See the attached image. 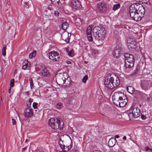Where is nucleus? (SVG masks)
<instances>
[{"instance_id":"nucleus-55","label":"nucleus","mask_w":152,"mask_h":152,"mask_svg":"<svg viewBox=\"0 0 152 152\" xmlns=\"http://www.w3.org/2000/svg\"><path fill=\"white\" fill-rule=\"evenodd\" d=\"M25 4L27 6H28V7H29V4L28 2H26L25 3Z\"/></svg>"},{"instance_id":"nucleus-32","label":"nucleus","mask_w":152,"mask_h":152,"mask_svg":"<svg viewBox=\"0 0 152 152\" xmlns=\"http://www.w3.org/2000/svg\"><path fill=\"white\" fill-rule=\"evenodd\" d=\"M29 81L30 82L31 88V89H32L33 87V84L32 78H30L29 79Z\"/></svg>"},{"instance_id":"nucleus-25","label":"nucleus","mask_w":152,"mask_h":152,"mask_svg":"<svg viewBox=\"0 0 152 152\" xmlns=\"http://www.w3.org/2000/svg\"><path fill=\"white\" fill-rule=\"evenodd\" d=\"M66 51L68 53V55L71 57H73L75 55V54L73 49H72L69 51H68V50H66Z\"/></svg>"},{"instance_id":"nucleus-22","label":"nucleus","mask_w":152,"mask_h":152,"mask_svg":"<svg viewBox=\"0 0 152 152\" xmlns=\"http://www.w3.org/2000/svg\"><path fill=\"white\" fill-rule=\"evenodd\" d=\"M61 26L63 30H66L69 26V24L66 22H64L62 23Z\"/></svg>"},{"instance_id":"nucleus-8","label":"nucleus","mask_w":152,"mask_h":152,"mask_svg":"<svg viewBox=\"0 0 152 152\" xmlns=\"http://www.w3.org/2000/svg\"><path fill=\"white\" fill-rule=\"evenodd\" d=\"M39 73L42 75L49 77L50 74L48 71L46 69V67L44 65H42L39 71Z\"/></svg>"},{"instance_id":"nucleus-11","label":"nucleus","mask_w":152,"mask_h":152,"mask_svg":"<svg viewBox=\"0 0 152 152\" xmlns=\"http://www.w3.org/2000/svg\"><path fill=\"white\" fill-rule=\"evenodd\" d=\"M23 114L25 117L29 118L33 116V112L31 109L28 107L25 109Z\"/></svg>"},{"instance_id":"nucleus-24","label":"nucleus","mask_w":152,"mask_h":152,"mask_svg":"<svg viewBox=\"0 0 152 152\" xmlns=\"http://www.w3.org/2000/svg\"><path fill=\"white\" fill-rule=\"evenodd\" d=\"M120 4L119 3L114 5L113 7L112 10L113 11H115L117 10L120 8Z\"/></svg>"},{"instance_id":"nucleus-4","label":"nucleus","mask_w":152,"mask_h":152,"mask_svg":"<svg viewBox=\"0 0 152 152\" xmlns=\"http://www.w3.org/2000/svg\"><path fill=\"white\" fill-rule=\"evenodd\" d=\"M130 110L131 111L132 110V112L129 113L128 114L130 120L134 118L138 117L141 114L140 110L137 107H135L134 108H131L130 109Z\"/></svg>"},{"instance_id":"nucleus-43","label":"nucleus","mask_w":152,"mask_h":152,"mask_svg":"<svg viewBox=\"0 0 152 152\" xmlns=\"http://www.w3.org/2000/svg\"><path fill=\"white\" fill-rule=\"evenodd\" d=\"M58 143L60 146V147L61 149L63 147H65V145L63 144H62L60 142H59Z\"/></svg>"},{"instance_id":"nucleus-34","label":"nucleus","mask_w":152,"mask_h":152,"mask_svg":"<svg viewBox=\"0 0 152 152\" xmlns=\"http://www.w3.org/2000/svg\"><path fill=\"white\" fill-rule=\"evenodd\" d=\"M99 53L98 51L96 50H92V54L93 55H96Z\"/></svg>"},{"instance_id":"nucleus-56","label":"nucleus","mask_w":152,"mask_h":152,"mask_svg":"<svg viewBox=\"0 0 152 152\" xmlns=\"http://www.w3.org/2000/svg\"><path fill=\"white\" fill-rule=\"evenodd\" d=\"M29 139H26V141H25V142H28L29 141Z\"/></svg>"},{"instance_id":"nucleus-47","label":"nucleus","mask_w":152,"mask_h":152,"mask_svg":"<svg viewBox=\"0 0 152 152\" xmlns=\"http://www.w3.org/2000/svg\"><path fill=\"white\" fill-rule=\"evenodd\" d=\"M141 117L142 119V120H145L146 118V116L145 115H141Z\"/></svg>"},{"instance_id":"nucleus-46","label":"nucleus","mask_w":152,"mask_h":152,"mask_svg":"<svg viewBox=\"0 0 152 152\" xmlns=\"http://www.w3.org/2000/svg\"><path fill=\"white\" fill-rule=\"evenodd\" d=\"M145 150L147 151H148V152H150V150H152V149H151L150 148L148 147L147 146L145 148Z\"/></svg>"},{"instance_id":"nucleus-35","label":"nucleus","mask_w":152,"mask_h":152,"mask_svg":"<svg viewBox=\"0 0 152 152\" xmlns=\"http://www.w3.org/2000/svg\"><path fill=\"white\" fill-rule=\"evenodd\" d=\"M88 79V76L86 75L82 79V81L84 83H86Z\"/></svg>"},{"instance_id":"nucleus-19","label":"nucleus","mask_w":152,"mask_h":152,"mask_svg":"<svg viewBox=\"0 0 152 152\" xmlns=\"http://www.w3.org/2000/svg\"><path fill=\"white\" fill-rule=\"evenodd\" d=\"M56 81L59 85H62L64 84V80L61 77H56Z\"/></svg>"},{"instance_id":"nucleus-10","label":"nucleus","mask_w":152,"mask_h":152,"mask_svg":"<svg viewBox=\"0 0 152 152\" xmlns=\"http://www.w3.org/2000/svg\"><path fill=\"white\" fill-rule=\"evenodd\" d=\"M151 86V82L149 80H145L142 82L141 84V87L145 90H148Z\"/></svg>"},{"instance_id":"nucleus-6","label":"nucleus","mask_w":152,"mask_h":152,"mask_svg":"<svg viewBox=\"0 0 152 152\" xmlns=\"http://www.w3.org/2000/svg\"><path fill=\"white\" fill-rule=\"evenodd\" d=\"M136 42L134 39L131 38H128L127 40V44L129 49L133 50L136 48Z\"/></svg>"},{"instance_id":"nucleus-14","label":"nucleus","mask_w":152,"mask_h":152,"mask_svg":"<svg viewBox=\"0 0 152 152\" xmlns=\"http://www.w3.org/2000/svg\"><path fill=\"white\" fill-rule=\"evenodd\" d=\"M106 7V4L104 2H100L97 5L98 10L101 12L104 11Z\"/></svg>"},{"instance_id":"nucleus-42","label":"nucleus","mask_w":152,"mask_h":152,"mask_svg":"<svg viewBox=\"0 0 152 152\" xmlns=\"http://www.w3.org/2000/svg\"><path fill=\"white\" fill-rule=\"evenodd\" d=\"M28 66L27 64H26L24 65H23L22 66V69H23L24 70H26L27 68V67Z\"/></svg>"},{"instance_id":"nucleus-51","label":"nucleus","mask_w":152,"mask_h":152,"mask_svg":"<svg viewBox=\"0 0 152 152\" xmlns=\"http://www.w3.org/2000/svg\"><path fill=\"white\" fill-rule=\"evenodd\" d=\"M11 87H10V88L8 90V93L9 94L10 93H11Z\"/></svg>"},{"instance_id":"nucleus-61","label":"nucleus","mask_w":152,"mask_h":152,"mask_svg":"<svg viewBox=\"0 0 152 152\" xmlns=\"http://www.w3.org/2000/svg\"><path fill=\"white\" fill-rule=\"evenodd\" d=\"M151 152H152V149L150 150Z\"/></svg>"},{"instance_id":"nucleus-30","label":"nucleus","mask_w":152,"mask_h":152,"mask_svg":"<svg viewBox=\"0 0 152 152\" xmlns=\"http://www.w3.org/2000/svg\"><path fill=\"white\" fill-rule=\"evenodd\" d=\"M4 47L2 49V54L4 56H5L6 55V45H4Z\"/></svg>"},{"instance_id":"nucleus-33","label":"nucleus","mask_w":152,"mask_h":152,"mask_svg":"<svg viewBox=\"0 0 152 152\" xmlns=\"http://www.w3.org/2000/svg\"><path fill=\"white\" fill-rule=\"evenodd\" d=\"M113 102L114 104L116 106H120V102L119 101L116 100L115 99H114L113 101Z\"/></svg>"},{"instance_id":"nucleus-29","label":"nucleus","mask_w":152,"mask_h":152,"mask_svg":"<svg viewBox=\"0 0 152 152\" xmlns=\"http://www.w3.org/2000/svg\"><path fill=\"white\" fill-rule=\"evenodd\" d=\"M36 51L35 50L33 51V52L30 53L29 56L30 58H32L33 57L36 56Z\"/></svg>"},{"instance_id":"nucleus-7","label":"nucleus","mask_w":152,"mask_h":152,"mask_svg":"<svg viewBox=\"0 0 152 152\" xmlns=\"http://www.w3.org/2000/svg\"><path fill=\"white\" fill-rule=\"evenodd\" d=\"M114 78L112 77H108L105 78L104 81V85L105 86L109 89H112L114 88L112 82L113 81Z\"/></svg>"},{"instance_id":"nucleus-16","label":"nucleus","mask_w":152,"mask_h":152,"mask_svg":"<svg viewBox=\"0 0 152 152\" xmlns=\"http://www.w3.org/2000/svg\"><path fill=\"white\" fill-rule=\"evenodd\" d=\"M125 61L134 62V57L132 55L129 53H126L124 55Z\"/></svg>"},{"instance_id":"nucleus-49","label":"nucleus","mask_w":152,"mask_h":152,"mask_svg":"<svg viewBox=\"0 0 152 152\" xmlns=\"http://www.w3.org/2000/svg\"><path fill=\"white\" fill-rule=\"evenodd\" d=\"M115 138H118L119 137V136L118 135H116L115 136Z\"/></svg>"},{"instance_id":"nucleus-60","label":"nucleus","mask_w":152,"mask_h":152,"mask_svg":"<svg viewBox=\"0 0 152 152\" xmlns=\"http://www.w3.org/2000/svg\"><path fill=\"white\" fill-rule=\"evenodd\" d=\"M69 63H68V64H70V63H71V62H70V61H69Z\"/></svg>"},{"instance_id":"nucleus-26","label":"nucleus","mask_w":152,"mask_h":152,"mask_svg":"<svg viewBox=\"0 0 152 152\" xmlns=\"http://www.w3.org/2000/svg\"><path fill=\"white\" fill-rule=\"evenodd\" d=\"M127 102V99H124V102H120V107H123L126 104Z\"/></svg>"},{"instance_id":"nucleus-17","label":"nucleus","mask_w":152,"mask_h":152,"mask_svg":"<svg viewBox=\"0 0 152 152\" xmlns=\"http://www.w3.org/2000/svg\"><path fill=\"white\" fill-rule=\"evenodd\" d=\"M136 93L138 94L139 96L142 99H146L148 96L147 94L139 91H137Z\"/></svg>"},{"instance_id":"nucleus-44","label":"nucleus","mask_w":152,"mask_h":152,"mask_svg":"<svg viewBox=\"0 0 152 152\" xmlns=\"http://www.w3.org/2000/svg\"><path fill=\"white\" fill-rule=\"evenodd\" d=\"M12 124L13 125H16V122L15 120V119H12Z\"/></svg>"},{"instance_id":"nucleus-27","label":"nucleus","mask_w":152,"mask_h":152,"mask_svg":"<svg viewBox=\"0 0 152 152\" xmlns=\"http://www.w3.org/2000/svg\"><path fill=\"white\" fill-rule=\"evenodd\" d=\"M70 80V78L65 80H64V84H65V86H68L70 85L71 83Z\"/></svg>"},{"instance_id":"nucleus-15","label":"nucleus","mask_w":152,"mask_h":152,"mask_svg":"<svg viewBox=\"0 0 152 152\" xmlns=\"http://www.w3.org/2000/svg\"><path fill=\"white\" fill-rule=\"evenodd\" d=\"M112 77L114 78V80L112 83L113 86H114V88L120 85V79L119 78L115 75Z\"/></svg>"},{"instance_id":"nucleus-12","label":"nucleus","mask_w":152,"mask_h":152,"mask_svg":"<svg viewBox=\"0 0 152 152\" xmlns=\"http://www.w3.org/2000/svg\"><path fill=\"white\" fill-rule=\"evenodd\" d=\"M92 27L91 26H88L86 30V34L88 40L92 42L93 41V38L92 36L91 32Z\"/></svg>"},{"instance_id":"nucleus-13","label":"nucleus","mask_w":152,"mask_h":152,"mask_svg":"<svg viewBox=\"0 0 152 152\" xmlns=\"http://www.w3.org/2000/svg\"><path fill=\"white\" fill-rule=\"evenodd\" d=\"M113 55L116 57H118L121 52V49L118 45H116L114 48Z\"/></svg>"},{"instance_id":"nucleus-18","label":"nucleus","mask_w":152,"mask_h":152,"mask_svg":"<svg viewBox=\"0 0 152 152\" xmlns=\"http://www.w3.org/2000/svg\"><path fill=\"white\" fill-rule=\"evenodd\" d=\"M134 63V62L125 61L124 66L126 68H130L133 66Z\"/></svg>"},{"instance_id":"nucleus-52","label":"nucleus","mask_w":152,"mask_h":152,"mask_svg":"<svg viewBox=\"0 0 152 152\" xmlns=\"http://www.w3.org/2000/svg\"><path fill=\"white\" fill-rule=\"evenodd\" d=\"M123 139L124 140H126V136H124L123 137Z\"/></svg>"},{"instance_id":"nucleus-37","label":"nucleus","mask_w":152,"mask_h":152,"mask_svg":"<svg viewBox=\"0 0 152 152\" xmlns=\"http://www.w3.org/2000/svg\"><path fill=\"white\" fill-rule=\"evenodd\" d=\"M62 104L61 103H58L56 105V107L57 108L60 109L61 108V107L62 106Z\"/></svg>"},{"instance_id":"nucleus-20","label":"nucleus","mask_w":152,"mask_h":152,"mask_svg":"<svg viewBox=\"0 0 152 152\" xmlns=\"http://www.w3.org/2000/svg\"><path fill=\"white\" fill-rule=\"evenodd\" d=\"M116 140L115 138L110 139L109 140L108 145L110 147H112L115 144Z\"/></svg>"},{"instance_id":"nucleus-40","label":"nucleus","mask_w":152,"mask_h":152,"mask_svg":"<svg viewBox=\"0 0 152 152\" xmlns=\"http://www.w3.org/2000/svg\"><path fill=\"white\" fill-rule=\"evenodd\" d=\"M138 71H139V70H138V69L137 68V67L136 69L135 70V71H134V72L132 73V75H135L137 73H138Z\"/></svg>"},{"instance_id":"nucleus-39","label":"nucleus","mask_w":152,"mask_h":152,"mask_svg":"<svg viewBox=\"0 0 152 152\" xmlns=\"http://www.w3.org/2000/svg\"><path fill=\"white\" fill-rule=\"evenodd\" d=\"M37 103L36 102H34L33 104V107L34 109H36L37 108Z\"/></svg>"},{"instance_id":"nucleus-59","label":"nucleus","mask_w":152,"mask_h":152,"mask_svg":"<svg viewBox=\"0 0 152 152\" xmlns=\"http://www.w3.org/2000/svg\"><path fill=\"white\" fill-rule=\"evenodd\" d=\"M124 102V100H120V102Z\"/></svg>"},{"instance_id":"nucleus-9","label":"nucleus","mask_w":152,"mask_h":152,"mask_svg":"<svg viewBox=\"0 0 152 152\" xmlns=\"http://www.w3.org/2000/svg\"><path fill=\"white\" fill-rule=\"evenodd\" d=\"M71 7L75 9H79L82 7L81 3L78 0H70Z\"/></svg>"},{"instance_id":"nucleus-23","label":"nucleus","mask_w":152,"mask_h":152,"mask_svg":"<svg viewBox=\"0 0 152 152\" xmlns=\"http://www.w3.org/2000/svg\"><path fill=\"white\" fill-rule=\"evenodd\" d=\"M127 91L131 94H133L134 92V88L131 86H129L127 87Z\"/></svg>"},{"instance_id":"nucleus-58","label":"nucleus","mask_w":152,"mask_h":152,"mask_svg":"<svg viewBox=\"0 0 152 152\" xmlns=\"http://www.w3.org/2000/svg\"><path fill=\"white\" fill-rule=\"evenodd\" d=\"M146 98H147V99L148 101H149L150 100V98L148 97V96H147V97Z\"/></svg>"},{"instance_id":"nucleus-45","label":"nucleus","mask_w":152,"mask_h":152,"mask_svg":"<svg viewBox=\"0 0 152 152\" xmlns=\"http://www.w3.org/2000/svg\"><path fill=\"white\" fill-rule=\"evenodd\" d=\"M148 0H140V2H142V3H147L148 1Z\"/></svg>"},{"instance_id":"nucleus-28","label":"nucleus","mask_w":152,"mask_h":152,"mask_svg":"<svg viewBox=\"0 0 152 152\" xmlns=\"http://www.w3.org/2000/svg\"><path fill=\"white\" fill-rule=\"evenodd\" d=\"M44 13L46 15H49L51 13V10L50 9H48V10H46L45 11Z\"/></svg>"},{"instance_id":"nucleus-41","label":"nucleus","mask_w":152,"mask_h":152,"mask_svg":"<svg viewBox=\"0 0 152 152\" xmlns=\"http://www.w3.org/2000/svg\"><path fill=\"white\" fill-rule=\"evenodd\" d=\"M51 1L52 2L54 3V4H56V3L58 4L59 2V0H51Z\"/></svg>"},{"instance_id":"nucleus-57","label":"nucleus","mask_w":152,"mask_h":152,"mask_svg":"<svg viewBox=\"0 0 152 152\" xmlns=\"http://www.w3.org/2000/svg\"><path fill=\"white\" fill-rule=\"evenodd\" d=\"M26 147H25V148H23L22 149V151H23L24 150H26Z\"/></svg>"},{"instance_id":"nucleus-38","label":"nucleus","mask_w":152,"mask_h":152,"mask_svg":"<svg viewBox=\"0 0 152 152\" xmlns=\"http://www.w3.org/2000/svg\"><path fill=\"white\" fill-rule=\"evenodd\" d=\"M59 12H58V11L55 10L54 11V15L56 16H58L59 15Z\"/></svg>"},{"instance_id":"nucleus-1","label":"nucleus","mask_w":152,"mask_h":152,"mask_svg":"<svg viewBox=\"0 0 152 152\" xmlns=\"http://www.w3.org/2000/svg\"><path fill=\"white\" fill-rule=\"evenodd\" d=\"M129 12L131 17L135 21L140 20L145 13L144 7L139 3H134L130 7Z\"/></svg>"},{"instance_id":"nucleus-2","label":"nucleus","mask_w":152,"mask_h":152,"mask_svg":"<svg viewBox=\"0 0 152 152\" xmlns=\"http://www.w3.org/2000/svg\"><path fill=\"white\" fill-rule=\"evenodd\" d=\"M95 39L99 42H102L104 40L105 37L106 31L104 29L97 26H95L93 29Z\"/></svg>"},{"instance_id":"nucleus-31","label":"nucleus","mask_w":152,"mask_h":152,"mask_svg":"<svg viewBox=\"0 0 152 152\" xmlns=\"http://www.w3.org/2000/svg\"><path fill=\"white\" fill-rule=\"evenodd\" d=\"M61 77L64 80L66 79H68L69 78L67 76L66 73H64L62 77Z\"/></svg>"},{"instance_id":"nucleus-5","label":"nucleus","mask_w":152,"mask_h":152,"mask_svg":"<svg viewBox=\"0 0 152 152\" xmlns=\"http://www.w3.org/2000/svg\"><path fill=\"white\" fill-rule=\"evenodd\" d=\"M49 58L53 62H58L59 61L60 55L59 53L55 51H53L49 53Z\"/></svg>"},{"instance_id":"nucleus-21","label":"nucleus","mask_w":152,"mask_h":152,"mask_svg":"<svg viewBox=\"0 0 152 152\" xmlns=\"http://www.w3.org/2000/svg\"><path fill=\"white\" fill-rule=\"evenodd\" d=\"M72 147V146L71 145L69 146L65 145V147H63L62 149L63 152H70L68 151L71 149Z\"/></svg>"},{"instance_id":"nucleus-48","label":"nucleus","mask_w":152,"mask_h":152,"mask_svg":"<svg viewBox=\"0 0 152 152\" xmlns=\"http://www.w3.org/2000/svg\"><path fill=\"white\" fill-rule=\"evenodd\" d=\"M68 37H69V36H68V35L67 36V39H65V42H67V43H68L69 42V38H68Z\"/></svg>"},{"instance_id":"nucleus-53","label":"nucleus","mask_w":152,"mask_h":152,"mask_svg":"<svg viewBox=\"0 0 152 152\" xmlns=\"http://www.w3.org/2000/svg\"><path fill=\"white\" fill-rule=\"evenodd\" d=\"M33 101V100L32 99L30 98L29 99V101L31 103V102H32Z\"/></svg>"},{"instance_id":"nucleus-50","label":"nucleus","mask_w":152,"mask_h":152,"mask_svg":"<svg viewBox=\"0 0 152 152\" xmlns=\"http://www.w3.org/2000/svg\"><path fill=\"white\" fill-rule=\"evenodd\" d=\"M119 100H122L123 99V97H122V96H120L119 97Z\"/></svg>"},{"instance_id":"nucleus-54","label":"nucleus","mask_w":152,"mask_h":152,"mask_svg":"<svg viewBox=\"0 0 152 152\" xmlns=\"http://www.w3.org/2000/svg\"><path fill=\"white\" fill-rule=\"evenodd\" d=\"M25 94L26 95H28L29 94V93L28 92H26Z\"/></svg>"},{"instance_id":"nucleus-3","label":"nucleus","mask_w":152,"mask_h":152,"mask_svg":"<svg viewBox=\"0 0 152 152\" xmlns=\"http://www.w3.org/2000/svg\"><path fill=\"white\" fill-rule=\"evenodd\" d=\"M48 123L50 127L53 129H62L63 127L64 123L62 120L57 118H51L49 119Z\"/></svg>"},{"instance_id":"nucleus-36","label":"nucleus","mask_w":152,"mask_h":152,"mask_svg":"<svg viewBox=\"0 0 152 152\" xmlns=\"http://www.w3.org/2000/svg\"><path fill=\"white\" fill-rule=\"evenodd\" d=\"M14 79H12L10 81V87H12L14 85Z\"/></svg>"}]
</instances>
